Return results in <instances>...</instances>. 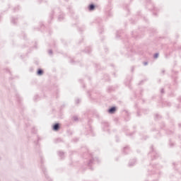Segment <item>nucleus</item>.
Here are the masks:
<instances>
[{
  "label": "nucleus",
  "mask_w": 181,
  "mask_h": 181,
  "mask_svg": "<svg viewBox=\"0 0 181 181\" xmlns=\"http://www.w3.org/2000/svg\"><path fill=\"white\" fill-rule=\"evenodd\" d=\"M117 111V108L115 107H111L109 110L108 112L109 114H114Z\"/></svg>",
  "instance_id": "1"
},
{
  "label": "nucleus",
  "mask_w": 181,
  "mask_h": 181,
  "mask_svg": "<svg viewBox=\"0 0 181 181\" xmlns=\"http://www.w3.org/2000/svg\"><path fill=\"white\" fill-rule=\"evenodd\" d=\"M53 129L54 131H57L59 129V124H56L54 127H53Z\"/></svg>",
  "instance_id": "2"
},
{
  "label": "nucleus",
  "mask_w": 181,
  "mask_h": 181,
  "mask_svg": "<svg viewBox=\"0 0 181 181\" xmlns=\"http://www.w3.org/2000/svg\"><path fill=\"white\" fill-rule=\"evenodd\" d=\"M94 8H95V6H94V5H93V4H91V5L89 6L90 11H94Z\"/></svg>",
  "instance_id": "3"
},
{
  "label": "nucleus",
  "mask_w": 181,
  "mask_h": 181,
  "mask_svg": "<svg viewBox=\"0 0 181 181\" xmlns=\"http://www.w3.org/2000/svg\"><path fill=\"white\" fill-rule=\"evenodd\" d=\"M37 74L39 75V76H42V74H43V71H42V70H38V71H37Z\"/></svg>",
  "instance_id": "4"
},
{
  "label": "nucleus",
  "mask_w": 181,
  "mask_h": 181,
  "mask_svg": "<svg viewBox=\"0 0 181 181\" xmlns=\"http://www.w3.org/2000/svg\"><path fill=\"white\" fill-rule=\"evenodd\" d=\"M158 57H159V54H154L155 59H158Z\"/></svg>",
  "instance_id": "5"
}]
</instances>
